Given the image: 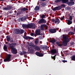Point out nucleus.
<instances>
[{
    "mask_svg": "<svg viewBox=\"0 0 75 75\" xmlns=\"http://www.w3.org/2000/svg\"><path fill=\"white\" fill-rule=\"evenodd\" d=\"M63 38L64 40V41L63 42L62 45L63 46H67L68 43L70 41V40H69V39L66 36H63Z\"/></svg>",
    "mask_w": 75,
    "mask_h": 75,
    "instance_id": "nucleus-1",
    "label": "nucleus"
},
{
    "mask_svg": "<svg viewBox=\"0 0 75 75\" xmlns=\"http://www.w3.org/2000/svg\"><path fill=\"white\" fill-rule=\"evenodd\" d=\"M29 46L28 47V52H29L30 54H33L34 51L33 50V48L32 47H33V45H29Z\"/></svg>",
    "mask_w": 75,
    "mask_h": 75,
    "instance_id": "nucleus-2",
    "label": "nucleus"
},
{
    "mask_svg": "<svg viewBox=\"0 0 75 75\" xmlns=\"http://www.w3.org/2000/svg\"><path fill=\"white\" fill-rule=\"evenodd\" d=\"M52 21L53 22V23H54L56 24L57 25L59 24V23H60V20H59V19L58 18H55V19H52Z\"/></svg>",
    "mask_w": 75,
    "mask_h": 75,
    "instance_id": "nucleus-3",
    "label": "nucleus"
},
{
    "mask_svg": "<svg viewBox=\"0 0 75 75\" xmlns=\"http://www.w3.org/2000/svg\"><path fill=\"white\" fill-rule=\"evenodd\" d=\"M13 8V6L10 5H7V7L3 8V10H6V11H9L11 9Z\"/></svg>",
    "mask_w": 75,
    "mask_h": 75,
    "instance_id": "nucleus-4",
    "label": "nucleus"
},
{
    "mask_svg": "<svg viewBox=\"0 0 75 75\" xmlns=\"http://www.w3.org/2000/svg\"><path fill=\"white\" fill-rule=\"evenodd\" d=\"M11 55L10 54L8 55L7 57L4 59V62H7V61L10 62L11 61Z\"/></svg>",
    "mask_w": 75,
    "mask_h": 75,
    "instance_id": "nucleus-5",
    "label": "nucleus"
},
{
    "mask_svg": "<svg viewBox=\"0 0 75 75\" xmlns=\"http://www.w3.org/2000/svg\"><path fill=\"white\" fill-rule=\"evenodd\" d=\"M46 23H47V21L44 19H40L38 22L39 24H45Z\"/></svg>",
    "mask_w": 75,
    "mask_h": 75,
    "instance_id": "nucleus-6",
    "label": "nucleus"
},
{
    "mask_svg": "<svg viewBox=\"0 0 75 75\" xmlns=\"http://www.w3.org/2000/svg\"><path fill=\"white\" fill-rule=\"evenodd\" d=\"M23 37L25 39V40H34V38L30 36H26L24 35L23 36Z\"/></svg>",
    "mask_w": 75,
    "mask_h": 75,
    "instance_id": "nucleus-7",
    "label": "nucleus"
},
{
    "mask_svg": "<svg viewBox=\"0 0 75 75\" xmlns=\"http://www.w3.org/2000/svg\"><path fill=\"white\" fill-rule=\"evenodd\" d=\"M17 45V43H12L11 44H9V47L11 48V50H12L13 49H14V46L16 45Z\"/></svg>",
    "mask_w": 75,
    "mask_h": 75,
    "instance_id": "nucleus-8",
    "label": "nucleus"
},
{
    "mask_svg": "<svg viewBox=\"0 0 75 75\" xmlns=\"http://www.w3.org/2000/svg\"><path fill=\"white\" fill-rule=\"evenodd\" d=\"M61 6H58L53 8L52 10L53 11H58V10H61Z\"/></svg>",
    "mask_w": 75,
    "mask_h": 75,
    "instance_id": "nucleus-9",
    "label": "nucleus"
},
{
    "mask_svg": "<svg viewBox=\"0 0 75 75\" xmlns=\"http://www.w3.org/2000/svg\"><path fill=\"white\" fill-rule=\"evenodd\" d=\"M49 32L52 34L55 33L57 32V29H50L49 30Z\"/></svg>",
    "mask_w": 75,
    "mask_h": 75,
    "instance_id": "nucleus-10",
    "label": "nucleus"
},
{
    "mask_svg": "<svg viewBox=\"0 0 75 75\" xmlns=\"http://www.w3.org/2000/svg\"><path fill=\"white\" fill-rule=\"evenodd\" d=\"M36 55L38 56V57H42L44 56V54L42 53H40V52H36L35 54Z\"/></svg>",
    "mask_w": 75,
    "mask_h": 75,
    "instance_id": "nucleus-11",
    "label": "nucleus"
},
{
    "mask_svg": "<svg viewBox=\"0 0 75 75\" xmlns=\"http://www.w3.org/2000/svg\"><path fill=\"white\" fill-rule=\"evenodd\" d=\"M50 52L51 53V55H53L54 54H56L57 53V50L55 49H53L52 50L50 51Z\"/></svg>",
    "mask_w": 75,
    "mask_h": 75,
    "instance_id": "nucleus-12",
    "label": "nucleus"
},
{
    "mask_svg": "<svg viewBox=\"0 0 75 75\" xmlns=\"http://www.w3.org/2000/svg\"><path fill=\"white\" fill-rule=\"evenodd\" d=\"M12 54H16L17 53V50L15 48L11 50Z\"/></svg>",
    "mask_w": 75,
    "mask_h": 75,
    "instance_id": "nucleus-13",
    "label": "nucleus"
},
{
    "mask_svg": "<svg viewBox=\"0 0 75 75\" xmlns=\"http://www.w3.org/2000/svg\"><path fill=\"white\" fill-rule=\"evenodd\" d=\"M35 33L37 35H40V33H41V30L40 29H38L36 30Z\"/></svg>",
    "mask_w": 75,
    "mask_h": 75,
    "instance_id": "nucleus-14",
    "label": "nucleus"
},
{
    "mask_svg": "<svg viewBox=\"0 0 75 75\" xmlns=\"http://www.w3.org/2000/svg\"><path fill=\"white\" fill-rule=\"evenodd\" d=\"M15 34H20V30L18 29H15L14 30Z\"/></svg>",
    "mask_w": 75,
    "mask_h": 75,
    "instance_id": "nucleus-15",
    "label": "nucleus"
},
{
    "mask_svg": "<svg viewBox=\"0 0 75 75\" xmlns=\"http://www.w3.org/2000/svg\"><path fill=\"white\" fill-rule=\"evenodd\" d=\"M34 47H35V50L37 51H40V48L37 46L34 45Z\"/></svg>",
    "mask_w": 75,
    "mask_h": 75,
    "instance_id": "nucleus-16",
    "label": "nucleus"
},
{
    "mask_svg": "<svg viewBox=\"0 0 75 75\" xmlns=\"http://www.w3.org/2000/svg\"><path fill=\"white\" fill-rule=\"evenodd\" d=\"M50 42L52 43H55L56 42V40L55 39H54L53 40L51 38H50Z\"/></svg>",
    "mask_w": 75,
    "mask_h": 75,
    "instance_id": "nucleus-17",
    "label": "nucleus"
},
{
    "mask_svg": "<svg viewBox=\"0 0 75 75\" xmlns=\"http://www.w3.org/2000/svg\"><path fill=\"white\" fill-rule=\"evenodd\" d=\"M27 10H28V9L25 7L21 9V12H24V11H25Z\"/></svg>",
    "mask_w": 75,
    "mask_h": 75,
    "instance_id": "nucleus-18",
    "label": "nucleus"
},
{
    "mask_svg": "<svg viewBox=\"0 0 75 75\" xmlns=\"http://www.w3.org/2000/svg\"><path fill=\"white\" fill-rule=\"evenodd\" d=\"M27 18L26 16H23L21 18V21H25L26 20Z\"/></svg>",
    "mask_w": 75,
    "mask_h": 75,
    "instance_id": "nucleus-19",
    "label": "nucleus"
},
{
    "mask_svg": "<svg viewBox=\"0 0 75 75\" xmlns=\"http://www.w3.org/2000/svg\"><path fill=\"white\" fill-rule=\"evenodd\" d=\"M67 4L69 6H72V5H74L75 3H74V1L70 2H68L67 3Z\"/></svg>",
    "mask_w": 75,
    "mask_h": 75,
    "instance_id": "nucleus-20",
    "label": "nucleus"
},
{
    "mask_svg": "<svg viewBox=\"0 0 75 75\" xmlns=\"http://www.w3.org/2000/svg\"><path fill=\"white\" fill-rule=\"evenodd\" d=\"M45 25H42L40 26V29L42 31L44 30V27L45 26Z\"/></svg>",
    "mask_w": 75,
    "mask_h": 75,
    "instance_id": "nucleus-21",
    "label": "nucleus"
},
{
    "mask_svg": "<svg viewBox=\"0 0 75 75\" xmlns=\"http://www.w3.org/2000/svg\"><path fill=\"white\" fill-rule=\"evenodd\" d=\"M6 38L7 39V41H8V42H9V41H10L11 38H10V36L8 35L6 36Z\"/></svg>",
    "mask_w": 75,
    "mask_h": 75,
    "instance_id": "nucleus-22",
    "label": "nucleus"
},
{
    "mask_svg": "<svg viewBox=\"0 0 75 75\" xmlns=\"http://www.w3.org/2000/svg\"><path fill=\"white\" fill-rule=\"evenodd\" d=\"M32 25V23L30 24H28L27 25V28H31V26Z\"/></svg>",
    "mask_w": 75,
    "mask_h": 75,
    "instance_id": "nucleus-23",
    "label": "nucleus"
},
{
    "mask_svg": "<svg viewBox=\"0 0 75 75\" xmlns=\"http://www.w3.org/2000/svg\"><path fill=\"white\" fill-rule=\"evenodd\" d=\"M56 44L59 47H62V45L59 43V42L58 41L56 42Z\"/></svg>",
    "mask_w": 75,
    "mask_h": 75,
    "instance_id": "nucleus-24",
    "label": "nucleus"
},
{
    "mask_svg": "<svg viewBox=\"0 0 75 75\" xmlns=\"http://www.w3.org/2000/svg\"><path fill=\"white\" fill-rule=\"evenodd\" d=\"M40 7L38 6H37L35 8L34 10H40Z\"/></svg>",
    "mask_w": 75,
    "mask_h": 75,
    "instance_id": "nucleus-25",
    "label": "nucleus"
},
{
    "mask_svg": "<svg viewBox=\"0 0 75 75\" xmlns=\"http://www.w3.org/2000/svg\"><path fill=\"white\" fill-rule=\"evenodd\" d=\"M48 47L47 46H43V49L44 50H47L48 49Z\"/></svg>",
    "mask_w": 75,
    "mask_h": 75,
    "instance_id": "nucleus-26",
    "label": "nucleus"
},
{
    "mask_svg": "<svg viewBox=\"0 0 75 75\" xmlns=\"http://www.w3.org/2000/svg\"><path fill=\"white\" fill-rule=\"evenodd\" d=\"M4 50L6 51H7V47L6 45H5L4 46Z\"/></svg>",
    "mask_w": 75,
    "mask_h": 75,
    "instance_id": "nucleus-27",
    "label": "nucleus"
},
{
    "mask_svg": "<svg viewBox=\"0 0 75 75\" xmlns=\"http://www.w3.org/2000/svg\"><path fill=\"white\" fill-rule=\"evenodd\" d=\"M24 30H23V29L20 30L19 31V34H23V33H24Z\"/></svg>",
    "mask_w": 75,
    "mask_h": 75,
    "instance_id": "nucleus-28",
    "label": "nucleus"
},
{
    "mask_svg": "<svg viewBox=\"0 0 75 75\" xmlns=\"http://www.w3.org/2000/svg\"><path fill=\"white\" fill-rule=\"evenodd\" d=\"M62 2L63 3H66L68 2V0H62Z\"/></svg>",
    "mask_w": 75,
    "mask_h": 75,
    "instance_id": "nucleus-29",
    "label": "nucleus"
},
{
    "mask_svg": "<svg viewBox=\"0 0 75 75\" xmlns=\"http://www.w3.org/2000/svg\"><path fill=\"white\" fill-rule=\"evenodd\" d=\"M71 60L75 61V55L72 56L71 57Z\"/></svg>",
    "mask_w": 75,
    "mask_h": 75,
    "instance_id": "nucleus-30",
    "label": "nucleus"
},
{
    "mask_svg": "<svg viewBox=\"0 0 75 75\" xmlns=\"http://www.w3.org/2000/svg\"><path fill=\"white\" fill-rule=\"evenodd\" d=\"M35 28V24L32 23L31 28Z\"/></svg>",
    "mask_w": 75,
    "mask_h": 75,
    "instance_id": "nucleus-31",
    "label": "nucleus"
},
{
    "mask_svg": "<svg viewBox=\"0 0 75 75\" xmlns=\"http://www.w3.org/2000/svg\"><path fill=\"white\" fill-rule=\"evenodd\" d=\"M22 27L23 28H27V25L23 24L22 25Z\"/></svg>",
    "mask_w": 75,
    "mask_h": 75,
    "instance_id": "nucleus-32",
    "label": "nucleus"
},
{
    "mask_svg": "<svg viewBox=\"0 0 75 75\" xmlns=\"http://www.w3.org/2000/svg\"><path fill=\"white\" fill-rule=\"evenodd\" d=\"M60 6L61 7V8H62V7H65L66 6L64 4H62L61 5V6Z\"/></svg>",
    "mask_w": 75,
    "mask_h": 75,
    "instance_id": "nucleus-33",
    "label": "nucleus"
},
{
    "mask_svg": "<svg viewBox=\"0 0 75 75\" xmlns=\"http://www.w3.org/2000/svg\"><path fill=\"white\" fill-rule=\"evenodd\" d=\"M67 24L68 25H70V24H72V22L71 21L69 20L67 22Z\"/></svg>",
    "mask_w": 75,
    "mask_h": 75,
    "instance_id": "nucleus-34",
    "label": "nucleus"
},
{
    "mask_svg": "<svg viewBox=\"0 0 75 75\" xmlns=\"http://www.w3.org/2000/svg\"><path fill=\"white\" fill-rule=\"evenodd\" d=\"M45 5H46V3H45V2L41 4L42 7H44V6H45Z\"/></svg>",
    "mask_w": 75,
    "mask_h": 75,
    "instance_id": "nucleus-35",
    "label": "nucleus"
},
{
    "mask_svg": "<svg viewBox=\"0 0 75 75\" xmlns=\"http://www.w3.org/2000/svg\"><path fill=\"white\" fill-rule=\"evenodd\" d=\"M69 34H71V35H74V34H75V33L72 32H70L69 33Z\"/></svg>",
    "mask_w": 75,
    "mask_h": 75,
    "instance_id": "nucleus-36",
    "label": "nucleus"
},
{
    "mask_svg": "<svg viewBox=\"0 0 75 75\" xmlns=\"http://www.w3.org/2000/svg\"><path fill=\"white\" fill-rule=\"evenodd\" d=\"M35 43L36 45H37V44H38V40H35Z\"/></svg>",
    "mask_w": 75,
    "mask_h": 75,
    "instance_id": "nucleus-37",
    "label": "nucleus"
},
{
    "mask_svg": "<svg viewBox=\"0 0 75 75\" xmlns=\"http://www.w3.org/2000/svg\"><path fill=\"white\" fill-rule=\"evenodd\" d=\"M62 0H56L55 1V3H59V2H60Z\"/></svg>",
    "mask_w": 75,
    "mask_h": 75,
    "instance_id": "nucleus-38",
    "label": "nucleus"
},
{
    "mask_svg": "<svg viewBox=\"0 0 75 75\" xmlns=\"http://www.w3.org/2000/svg\"><path fill=\"white\" fill-rule=\"evenodd\" d=\"M20 14H21V12H19L17 13V16H19V15H20Z\"/></svg>",
    "mask_w": 75,
    "mask_h": 75,
    "instance_id": "nucleus-39",
    "label": "nucleus"
},
{
    "mask_svg": "<svg viewBox=\"0 0 75 75\" xmlns=\"http://www.w3.org/2000/svg\"><path fill=\"white\" fill-rule=\"evenodd\" d=\"M10 41V42H13V39L11 38Z\"/></svg>",
    "mask_w": 75,
    "mask_h": 75,
    "instance_id": "nucleus-40",
    "label": "nucleus"
},
{
    "mask_svg": "<svg viewBox=\"0 0 75 75\" xmlns=\"http://www.w3.org/2000/svg\"><path fill=\"white\" fill-rule=\"evenodd\" d=\"M44 17H45V15H42L41 16V18L42 19H43V18H44Z\"/></svg>",
    "mask_w": 75,
    "mask_h": 75,
    "instance_id": "nucleus-41",
    "label": "nucleus"
},
{
    "mask_svg": "<svg viewBox=\"0 0 75 75\" xmlns=\"http://www.w3.org/2000/svg\"><path fill=\"white\" fill-rule=\"evenodd\" d=\"M27 54V52H26L25 51H23V55H25V54Z\"/></svg>",
    "mask_w": 75,
    "mask_h": 75,
    "instance_id": "nucleus-42",
    "label": "nucleus"
},
{
    "mask_svg": "<svg viewBox=\"0 0 75 75\" xmlns=\"http://www.w3.org/2000/svg\"><path fill=\"white\" fill-rule=\"evenodd\" d=\"M70 20H72L73 18L72 16H70L69 17Z\"/></svg>",
    "mask_w": 75,
    "mask_h": 75,
    "instance_id": "nucleus-43",
    "label": "nucleus"
},
{
    "mask_svg": "<svg viewBox=\"0 0 75 75\" xmlns=\"http://www.w3.org/2000/svg\"><path fill=\"white\" fill-rule=\"evenodd\" d=\"M20 54L21 55H23V52H20Z\"/></svg>",
    "mask_w": 75,
    "mask_h": 75,
    "instance_id": "nucleus-44",
    "label": "nucleus"
},
{
    "mask_svg": "<svg viewBox=\"0 0 75 75\" xmlns=\"http://www.w3.org/2000/svg\"><path fill=\"white\" fill-rule=\"evenodd\" d=\"M62 62H63L64 63H65V62H67V60H62Z\"/></svg>",
    "mask_w": 75,
    "mask_h": 75,
    "instance_id": "nucleus-45",
    "label": "nucleus"
},
{
    "mask_svg": "<svg viewBox=\"0 0 75 75\" xmlns=\"http://www.w3.org/2000/svg\"><path fill=\"white\" fill-rule=\"evenodd\" d=\"M46 25L44 27H45L46 28V30H47L48 29V26L47 25Z\"/></svg>",
    "mask_w": 75,
    "mask_h": 75,
    "instance_id": "nucleus-46",
    "label": "nucleus"
},
{
    "mask_svg": "<svg viewBox=\"0 0 75 75\" xmlns=\"http://www.w3.org/2000/svg\"><path fill=\"white\" fill-rule=\"evenodd\" d=\"M52 58L54 59V61L55 59V56H54Z\"/></svg>",
    "mask_w": 75,
    "mask_h": 75,
    "instance_id": "nucleus-47",
    "label": "nucleus"
},
{
    "mask_svg": "<svg viewBox=\"0 0 75 75\" xmlns=\"http://www.w3.org/2000/svg\"><path fill=\"white\" fill-rule=\"evenodd\" d=\"M34 35V34L33 33H30V35H31V36H33V35Z\"/></svg>",
    "mask_w": 75,
    "mask_h": 75,
    "instance_id": "nucleus-48",
    "label": "nucleus"
},
{
    "mask_svg": "<svg viewBox=\"0 0 75 75\" xmlns=\"http://www.w3.org/2000/svg\"><path fill=\"white\" fill-rule=\"evenodd\" d=\"M64 19V18L63 17H61L60 19V20H62Z\"/></svg>",
    "mask_w": 75,
    "mask_h": 75,
    "instance_id": "nucleus-49",
    "label": "nucleus"
},
{
    "mask_svg": "<svg viewBox=\"0 0 75 75\" xmlns=\"http://www.w3.org/2000/svg\"><path fill=\"white\" fill-rule=\"evenodd\" d=\"M74 44H75V43H74V42H72L71 43V45H74Z\"/></svg>",
    "mask_w": 75,
    "mask_h": 75,
    "instance_id": "nucleus-50",
    "label": "nucleus"
},
{
    "mask_svg": "<svg viewBox=\"0 0 75 75\" xmlns=\"http://www.w3.org/2000/svg\"><path fill=\"white\" fill-rule=\"evenodd\" d=\"M67 10H71V8H70L69 7H68L67 8Z\"/></svg>",
    "mask_w": 75,
    "mask_h": 75,
    "instance_id": "nucleus-51",
    "label": "nucleus"
},
{
    "mask_svg": "<svg viewBox=\"0 0 75 75\" xmlns=\"http://www.w3.org/2000/svg\"><path fill=\"white\" fill-rule=\"evenodd\" d=\"M41 1H46V0H40Z\"/></svg>",
    "mask_w": 75,
    "mask_h": 75,
    "instance_id": "nucleus-52",
    "label": "nucleus"
},
{
    "mask_svg": "<svg viewBox=\"0 0 75 75\" xmlns=\"http://www.w3.org/2000/svg\"><path fill=\"white\" fill-rule=\"evenodd\" d=\"M9 13H10V14H11V11L9 12Z\"/></svg>",
    "mask_w": 75,
    "mask_h": 75,
    "instance_id": "nucleus-53",
    "label": "nucleus"
},
{
    "mask_svg": "<svg viewBox=\"0 0 75 75\" xmlns=\"http://www.w3.org/2000/svg\"><path fill=\"white\" fill-rule=\"evenodd\" d=\"M40 44H41V43H42V42L41 41H40Z\"/></svg>",
    "mask_w": 75,
    "mask_h": 75,
    "instance_id": "nucleus-54",
    "label": "nucleus"
},
{
    "mask_svg": "<svg viewBox=\"0 0 75 75\" xmlns=\"http://www.w3.org/2000/svg\"><path fill=\"white\" fill-rule=\"evenodd\" d=\"M5 0H0V1H4Z\"/></svg>",
    "mask_w": 75,
    "mask_h": 75,
    "instance_id": "nucleus-55",
    "label": "nucleus"
},
{
    "mask_svg": "<svg viewBox=\"0 0 75 75\" xmlns=\"http://www.w3.org/2000/svg\"><path fill=\"white\" fill-rule=\"evenodd\" d=\"M56 56H57V55L55 54V56H55V57H56Z\"/></svg>",
    "mask_w": 75,
    "mask_h": 75,
    "instance_id": "nucleus-56",
    "label": "nucleus"
},
{
    "mask_svg": "<svg viewBox=\"0 0 75 75\" xmlns=\"http://www.w3.org/2000/svg\"><path fill=\"white\" fill-rule=\"evenodd\" d=\"M70 1H74V0H70Z\"/></svg>",
    "mask_w": 75,
    "mask_h": 75,
    "instance_id": "nucleus-57",
    "label": "nucleus"
},
{
    "mask_svg": "<svg viewBox=\"0 0 75 75\" xmlns=\"http://www.w3.org/2000/svg\"><path fill=\"white\" fill-rule=\"evenodd\" d=\"M51 57H52V58H53V57H52V56H51Z\"/></svg>",
    "mask_w": 75,
    "mask_h": 75,
    "instance_id": "nucleus-58",
    "label": "nucleus"
},
{
    "mask_svg": "<svg viewBox=\"0 0 75 75\" xmlns=\"http://www.w3.org/2000/svg\"><path fill=\"white\" fill-rule=\"evenodd\" d=\"M59 32H61V30L59 31Z\"/></svg>",
    "mask_w": 75,
    "mask_h": 75,
    "instance_id": "nucleus-59",
    "label": "nucleus"
},
{
    "mask_svg": "<svg viewBox=\"0 0 75 75\" xmlns=\"http://www.w3.org/2000/svg\"><path fill=\"white\" fill-rule=\"evenodd\" d=\"M74 21H75V19H74Z\"/></svg>",
    "mask_w": 75,
    "mask_h": 75,
    "instance_id": "nucleus-60",
    "label": "nucleus"
},
{
    "mask_svg": "<svg viewBox=\"0 0 75 75\" xmlns=\"http://www.w3.org/2000/svg\"><path fill=\"white\" fill-rule=\"evenodd\" d=\"M53 44H54V43H53Z\"/></svg>",
    "mask_w": 75,
    "mask_h": 75,
    "instance_id": "nucleus-61",
    "label": "nucleus"
},
{
    "mask_svg": "<svg viewBox=\"0 0 75 75\" xmlns=\"http://www.w3.org/2000/svg\"><path fill=\"white\" fill-rule=\"evenodd\" d=\"M29 10H30V9H29Z\"/></svg>",
    "mask_w": 75,
    "mask_h": 75,
    "instance_id": "nucleus-62",
    "label": "nucleus"
},
{
    "mask_svg": "<svg viewBox=\"0 0 75 75\" xmlns=\"http://www.w3.org/2000/svg\"><path fill=\"white\" fill-rule=\"evenodd\" d=\"M0 46H1V45H0Z\"/></svg>",
    "mask_w": 75,
    "mask_h": 75,
    "instance_id": "nucleus-63",
    "label": "nucleus"
}]
</instances>
